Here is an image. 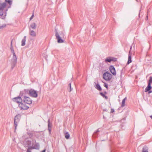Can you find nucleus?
I'll return each mask as SVG.
<instances>
[{
	"label": "nucleus",
	"mask_w": 152,
	"mask_h": 152,
	"mask_svg": "<svg viewBox=\"0 0 152 152\" xmlns=\"http://www.w3.org/2000/svg\"><path fill=\"white\" fill-rule=\"evenodd\" d=\"M19 107L20 108L21 110H27L29 107L25 105V103L22 102L20 104H19Z\"/></svg>",
	"instance_id": "9b49d317"
},
{
	"label": "nucleus",
	"mask_w": 152,
	"mask_h": 152,
	"mask_svg": "<svg viewBox=\"0 0 152 152\" xmlns=\"http://www.w3.org/2000/svg\"><path fill=\"white\" fill-rule=\"evenodd\" d=\"M48 130L49 131V133L50 134L51 132L52 124L50 123V120L49 119L48 120Z\"/></svg>",
	"instance_id": "4468645a"
},
{
	"label": "nucleus",
	"mask_w": 152,
	"mask_h": 152,
	"mask_svg": "<svg viewBox=\"0 0 152 152\" xmlns=\"http://www.w3.org/2000/svg\"><path fill=\"white\" fill-rule=\"evenodd\" d=\"M6 6V3H0V16L1 18L4 19L6 16V13H4V10Z\"/></svg>",
	"instance_id": "7ed1b4c3"
},
{
	"label": "nucleus",
	"mask_w": 152,
	"mask_h": 152,
	"mask_svg": "<svg viewBox=\"0 0 152 152\" xmlns=\"http://www.w3.org/2000/svg\"><path fill=\"white\" fill-rule=\"evenodd\" d=\"M29 94L30 96L36 98L37 97L38 94L36 91L34 90V89H31L30 90L28 89H25L22 92L20 93V95H22V94Z\"/></svg>",
	"instance_id": "f257e3e1"
},
{
	"label": "nucleus",
	"mask_w": 152,
	"mask_h": 152,
	"mask_svg": "<svg viewBox=\"0 0 152 152\" xmlns=\"http://www.w3.org/2000/svg\"><path fill=\"white\" fill-rule=\"evenodd\" d=\"M69 134L67 132H66L65 134V137L66 139H68L69 138Z\"/></svg>",
	"instance_id": "b1692460"
},
{
	"label": "nucleus",
	"mask_w": 152,
	"mask_h": 152,
	"mask_svg": "<svg viewBox=\"0 0 152 152\" xmlns=\"http://www.w3.org/2000/svg\"><path fill=\"white\" fill-rule=\"evenodd\" d=\"M13 101L18 104H20L22 102V100L21 97L19 96L13 98L12 99Z\"/></svg>",
	"instance_id": "f8f14e48"
},
{
	"label": "nucleus",
	"mask_w": 152,
	"mask_h": 152,
	"mask_svg": "<svg viewBox=\"0 0 152 152\" xmlns=\"http://www.w3.org/2000/svg\"><path fill=\"white\" fill-rule=\"evenodd\" d=\"M148 148L146 146H144L142 148V152H148Z\"/></svg>",
	"instance_id": "412c9836"
},
{
	"label": "nucleus",
	"mask_w": 152,
	"mask_h": 152,
	"mask_svg": "<svg viewBox=\"0 0 152 152\" xmlns=\"http://www.w3.org/2000/svg\"><path fill=\"white\" fill-rule=\"evenodd\" d=\"M100 94L103 97H104L106 99H107V96L106 95H105L103 93L100 92Z\"/></svg>",
	"instance_id": "a878e982"
},
{
	"label": "nucleus",
	"mask_w": 152,
	"mask_h": 152,
	"mask_svg": "<svg viewBox=\"0 0 152 152\" xmlns=\"http://www.w3.org/2000/svg\"><path fill=\"white\" fill-rule=\"evenodd\" d=\"M148 15H147L146 16V20H147L148 19Z\"/></svg>",
	"instance_id": "a19ab883"
},
{
	"label": "nucleus",
	"mask_w": 152,
	"mask_h": 152,
	"mask_svg": "<svg viewBox=\"0 0 152 152\" xmlns=\"http://www.w3.org/2000/svg\"><path fill=\"white\" fill-rule=\"evenodd\" d=\"M132 56L130 55H129L128 56V61H127V64H129V63H131L132 62Z\"/></svg>",
	"instance_id": "5701e85b"
},
{
	"label": "nucleus",
	"mask_w": 152,
	"mask_h": 152,
	"mask_svg": "<svg viewBox=\"0 0 152 152\" xmlns=\"http://www.w3.org/2000/svg\"><path fill=\"white\" fill-rule=\"evenodd\" d=\"M17 63V57L15 55H13L11 59V68L12 69L15 67Z\"/></svg>",
	"instance_id": "0eeeda50"
},
{
	"label": "nucleus",
	"mask_w": 152,
	"mask_h": 152,
	"mask_svg": "<svg viewBox=\"0 0 152 152\" xmlns=\"http://www.w3.org/2000/svg\"><path fill=\"white\" fill-rule=\"evenodd\" d=\"M148 84H152V77L150 76L149 77V80L148 81Z\"/></svg>",
	"instance_id": "bb28decb"
},
{
	"label": "nucleus",
	"mask_w": 152,
	"mask_h": 152,
	"mask_svg": "<svg viewBox=\"0 0 152 152\" xmlns=\"http://www.w3.org/2000/svg\"><path fill=\"white\" fill-rule=\"evenodd\" d=\"M34 14H33V15L31 16V18H30V20H31L32 19H33V18L34 17Z\"/></svg>",
	"instance_id": "72a5a7b5"
},
{
	"label": "nucleus",
	"mask_w": 152,
	"mask_h": 152,
	"mask_svg": "<svg viewBox=\"0 0 152 152\" xmlns=\"http://www.w3.org/2000/svg\"><path fill=\"white\" fill-rule=\"evenodd\" d=\"M28 135L29 136V138H31L33 136V133H28Z\"/></svg>",
	"instance_id": "c85d7f7f"
},
{
	"label": "nucleus",
	"mask_w": 152,
	"mask_h": 152,
	"mask_svg": "<svg viewBox=\"0 0 152 152\" xmlns=\"http://www.w3.org/2000/svg\"><path fill=\"white\" fill-rule=\"evenodd\" d=\"M69 86L70 87H71V83H70L69 84Z\"/></svg>",
	"instance_id": "58836bf2"
},
{
	"label": "nucleus",
	"mask_w": 152,
	"mask_h": 152,
	"mask_svg": "<svg viewBox=\"0 0 152 152\" xmlns=\"http://www.w3.org/2000/svg\"><path fill=\"white\" fill-rule=\"evenodd\" d=\"M7 9L6 10V11H7Z\"/></svg>",
	"instance_id": "a18cd8bd"
},
{
	"label": "nucleus",
	"mask_w": 152,
	"mask_h": 152,
	"mask_svg": "<svg viewBox=\"0 0 152 152\" xmlns=\"http://www.w3.org/2000/svg\"><path fill=\"white\" fill-rule=\"evenodd\" d=\"M5 1L9 5V6L8 7V8L11 7V6L12 3V0H5Z\"/></svg>",
	"instance_id": "6ab92c4d"
},
{
	"label": "nucleus",
	"mask_w": 152,
	"mask_h": 152,
	"mask_svg": "<svg viewBox=\"0 0 152 152\" xmlns=\"http://www.w3.org/2000/svg\"><path fill=\"white\" fill-rule=\"evenodd\" d=\"M126 98L125 97V98L123 99L122 104L121 106V107H123L125 106V103Z\"/></svg>",
	"instance_id": "4be33fe9"
},
{
	"label": "nucleus",
	"mask_w": 152,
	"mask_h": 152,
	"mask_svg": "<svg viewBox=\"0 0 152 152\" xmlns=\"http://www.w3.org/2000/svg\"><path fill=\"white\" fill-rule=\"evenodd\" d=\"M10 47H13L12 46V41L11 42Z\"/></svg>",
	"instance_id": "e433bc0d"
},
{
	"label": "nucleus",
	"mask_w": 152,
	"mask_h": 152,
	"mask_svg": "<svg viewBox=\"0 0 152 152\" xmlns=\"http://www.w3.org/2000/svg\"><path fill=\"white\" fill-rule=\"evenodd\" d=\"M150 117L151 119H152V115L150 116Z\"/></svg>",
	"instance_id": "37998d69"
},
{
	"label": "nucleus",
	"mask_w": 152,
	"mask_h": 152,
	"mask_svg": "<svg viewBox=\"0 0 152 152\" xmlns=\"http://www.w3.org/2000/svg\"><path fill=\"white\" fill-rule=\"evenodd\" d=\"M148 91V94H149L151 93L152 92V91H151L150 90H149V91Z\"/></svg>",
	"instance_id": "c9c22d12"
},
{
	"label": "nucleus",
	"mask_w": 152,
	"mask_h": 152,
	"mask_svg": "<svg viewBox=\"0 0 152 152\" xmlns=\"http://www.w3.org/2000/svg\"><path fill=\"white\" fill-rule=\"evenodd\" d=\"M117 60L116 58L111 57H108L105 59V61L106 62H111L115 61Z\"/></svg>",
	"instance_id": "9d476101"
},
{
	"label": "nucleus",
	"mask_w": 152,
	"mask_h": 152,
	"mask_svg": "<svg viewBox=\"0 0 152 152\" xmlns=\"http://www.w3.org/2000/svg\"><path fill=\"white\" fill-rule=\"evenodd\" d=\"M30 149H31L30 148H28L27 149L26 152H31V151L30 150Z\"/></svg>",
	"instance_id": "2f4dec72"
},
{
	"label": "nucleus",
	"mask_w": 152,
	"mask_h": 152,
	"mask_svg": "<svg viewBox=\"0 0 152 152\" xmlns=\"http://www.w3.org/2000/svg\"><path fill=\"white\" fill-rule=\"evenodd\" d=\"M104 86L106 88H108V85L106 83H104Z\"/></svg>",
	"instance_id": "7c9ffc66"
},
{
	"label": "nucleus",
	"mask_w": 152,
	"mask_h": 152,
	"mask_svg": "<svg viewBox=\"0 0 152 152\" xmlns=\"http://www.w3.org/2000/svg\"><path fill=\"white\" fill-rule=\"evenodd\" d=\"M70 90L69 91V92L71 91L72 90V88H71V87H70Z\"/></svg>",
	"instance_id": "79ce46f5"
},
{
	"label": "nucleus",
	"mask_w": 152,
	"mask_h": 152,
	"mask_svg": "<svg viewBox=\"0 0 152 152\" xmlns=\"http://www.w3.org/2000/svg\"><path fill=\"white\" fill-rule=\"evenodd\" d=\"M23 102L24 103L30 104L32 103V100L28 97L26 96H23Z\"/></svg>",
	"instance_id": "6e6552de"
},
{
	"label": "nucleus",
	"mask_w": 152,
	"mask_h": 152,
	"mask_svg": "<svg viewBox=\"0 0 152 152\" xmlns=\"http://www.w3.org/2000/svg\"><path fill=\"white\" fill-rule=\"evenodd\" d=\"M110 72L114 75H116V72L115 69L113 65H111L109 68Z\"/></svg>",
	"instance_id": "ddd939ff"
},
{
	"label": "nucleus",
	"mask_w": 152,
	"mask_h": 152,
	"mask_svg": "<svg viewBox=\"0 0 152 152\" xmlns=\"http://www.w3.org/2000/svg\"><path fill=\"white\" fill-rule=\"evenodd\" d=\"M10 50L12 52V53H13V56L15 55V54L14 52V51L13 48V47H10Z\"/></svg>",
	"instance_id": "393cba45"
},
{
	"label": "nucleus",
	"mask_w": 152,
	"mask_h": 152,
	"mask_svg": "<svg viewBox=\"0 0 152 152\" xmlns=\"http://www.w3.org/2000/svg\"><path fill=\"white\" fill-rule=\"evenodd\" d=\"M132 48V46H130V50L129 52V55L132 56V50H131Z\"/></svg>",
	"instance_id": "cd10ccee"
},
{
	"label": "nucleus",
	"mask_w": 152,
	"mask_h": 152,
	"mask_svg": "<svg viewBox=\"0 0 152 152\" xmlns=\"http://www.w3.org/2000/svg\"><path fill=\"white\" fill-rule=\"evenodd\" d=\"M104 93L105 94H107V92H104Z\"/></svg>",
	"instance_id": "c03bdc74"
},
{
	"label": "nucleus",
	"mask_w": 152,
	"mask_h": 152,
	"mask_svg": "<svg viewBox=\"0 0 152 152\" xmlns=\"http://www.w3.org/2000/svg\"><path fill=\"white\" fill-rule=\"evenodd\" d=\"M112 75L108 72H106L103 75V78L106 81H110L112 78Z\"/></svg>",
	"instance_id": "39448f33"
},
{
	"label": "nucleus",
	"mask_w": 152,
	"mask_h": 152,
	"mask_svg": "<svg viewBox=\"0 0 152 152\" xmlns=\"http://www.w3.org/2000/svg\"><path fill=\"white\" fill-rule=\"evenodd\" d=\"M32 141H31L28 140L26 139L23 142L24 145L25 147L30 148L32 145Z\"/></svg>",
	"instance_id": "1a4fd4ad"
},
{
	"label": "nucleus",
	"mask_w": 152,
	"mask_h": 152,
	"mask_svg": "<svg viewBox=\"0 0 152 152\" xmlns=\"http://www.w3.org/2000/svg\"><path fill=\"white\" fill-rule=\"evenodd\" d=\"M40 148V145L39 143L36 142L35 139L32 140V144L31 147H30V148L31 149H36L38 150Z\"/></svg>",
	"instance_id": "20e7f679"
},
{
	"label": "nucleus",
	"mask_w": 152,
	"mask_h": 152,
	"mask_svg": "<svg viewBox=\"0 0 152 152\" xmlns=\"http://www.w3.org/2000/svg\"><path fill=\"white\" fill-rule=\"evenodd\" d=\"M45 151H46V149H44V150H43L42 151V152H45Z\"/></svg>",
	"instance_id": "4c0bfd02"
},
{
	"label": "nucleus",
	"mask_w": 152,
	"mask_h": 152,
	"mask_svg": "<svg viewBox=\"0 0 152 152\" xmlns=\"http://www.w3.org/2000/svg\"><path fill=\"white\" fill-rule=\"evenodd\" d=\"M6 26V25L5 24H4L0 26V29L3 28H5Z\"/></svg>",
	"instance_id": "c756f323"
},
{
	"label": "nucleus",
	"mask_w": 152,
	"mask_h": 152,
	"mask_svg": "<svg viewBox=\"0 0 152 152\" xmlns=\"http://www.w3.org/2000/svg\"><path fill=\"white\" fill-rule=\"evenodd\" d=\"M55 36L57 39V42L59 43H62L64 42V40L62 39L64 37V34L63 32L61 31L60 33V34H58L57 30H55Z\"/></svg>",
	"instance_id": "f03ea898"
},
{
	"label": "nucleus",
	"mask_w": 152,
	"mask_h": 152,
	"mask_svg": "<svg viewBox=\"0 0 152 152\" xmlns=\"http://www.w3.org/2000/svg\"><path fill=\"white\" fill-rule=\"evenodd\" d=\"M29 34L32 37H35L36 36V32L33 30H31L30 28H29Z\"/></svg>",
	"instance_id": "2eb2a0df"
},
{
	"label": "nucleus",
	"mask_w": 152,
	"mask_h": 152,
	"mask_svg": "<svg viewBox=\"0 0 152 152\" xmlns=\"http://www.w3.org/2000/svg\"><path fill=\"white\" fill-rule=\"evenodd\" d=\"M30 26L31 28L33 29H35L36 28L37 24L33 22L31 23Z\"/></svg>",
	"instance_id": "f3484780"
},
{
	"label": "nucleus",
	"mask_w": 152,
	"mask_h": 152,
	"mask_svg": "<svg viewBox=\"0 0 152 152\" xmlns=\"http://www.w3.org/2000/svg\"><path fill=\"white\" fill-rule=\"evenodd\" d=\"M20 116L19 115H17L14 118V125L15 131L16 130L17 126L20 121Z\"/></svg>",
	"instance_id": "423d86ee"
},
{
	"label": "nucleus",
	"mask_w": 152,
	"mask_h": 152,
	"mask_svg": "<svg viewBox=\"0 0 152 152\" xmlns=\"http://www.w3.org/2000/svg\"><path fill=\"white\" fill-rule=\"evenodd\" d=\"M99 132V129H98L96 132H95L94 134V135H95V134H96L97 133V132Z\"/></svg>",
	"instance_id": "473e14b6"
},
{
	"label": "nucleus",
	"mask_w": 152,
	"mask_h": 152,
	"mask_svg": "<svg viewBox=\"0 0 152 152\" xmlns=\"http://www.w3.org/2000/svg\"><path fill=\"white\" fill-rule=\"evenodd\" d=\"M103 111H107V109H103Z\"/></svg>",
	"instance_id": "ea45409f"
},
{
	"label": "nucleus",
	"mask_w": 152,
	"mask_h": 152,
	"mask_svg": "<svg viewBox=\"0 0 152 152\" xmlns=\"http://www.w3.org/2000/svg\"><path fill=\"white\" fill-rule=\"evenodd\" d=\"M26 36H25L22 39V43H21V45L22 46H24L26 44Z\"/></svg>",
	"instance_id": "aec40b11"
},
{
	"label": "nucleus",
	"mask_w": 152,
	"mask_h": 152,
	"mask_svg": "<svg viewBox=\"0 0 152 152\" xmlns=\"http://www.w3.org/2000/svg\"><path fill=\"white\" fill-rule=\"evenodd\" d=\"M114 112V110L113 109H111V113H113Z\"/></svg>",
	"instance_id": "f704fd0d"
},
{
	"label": "nucleus",
	"mask_w": 152,
	"mask_h": 152,
	"mask_svg": "<svg viewBox=\"0 0 152 152\" xmlns=\"http://www.w3.org/2000/svg\"><path fill=\"white\" fill-rule=\"evenodd\" d=\"M152 87L151 86V85L148 84V86L146 87V88H145V92H147L148 91L150 90L152 88Z\"/></svg>",
	"instance_id": "a211bd4d"
},
{
	"label": "nucleus",
	"mask_w": 152,
	"mask_h": 152,
	"mask_svg": "<svg viewBox=\"0 0 152 152\" xmlns=\"http://www.w3.org/2000/svg\"><path fill=\"white\" fill-rule=\"evenodd\" d=\"M94 83L95 84V85H94V87L96 88L99 91H102V88L100 85L99 84H96L95 82H94Z\"/></svg>",
	"instance_id": "dca6fc26"
}]
</instances>
